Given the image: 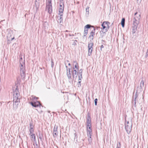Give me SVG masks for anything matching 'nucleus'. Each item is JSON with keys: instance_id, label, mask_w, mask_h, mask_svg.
<instances>
[{"instance_id": "f257e3e1", "label": "nucleus", "mask_w": 148, "mask_h": 148, "mask_svg": "<svg viewBox=\"0 0 148 148\" xmlns=\"http://www.w3.org/2000/svg\"><path fill=\"white\" fill-rule=\"evenodd\" d=\"M141 18V14L138 13L137 12H136L134 14V16L132 20V33L134 34L136 30L139 23L140 19Z\"/></svg>"}, {"instance_id": "f03ea898", "label": "nucleus", "mask_w": 148, "mask_h": 148, "mask_svg": "<svg viewBox=\"0 0 148 148\" xmlns=\"http://www.w3.org/2000/svg\"><path fill=\"white\" fill-rule=\"evenodd\" d=\"M13 90V108L14 109H17L20 102V98H18L20 96V94L17 86H16V88H14Z\"/></svg>"}, {"instance_id": "7ed1b4c3", "label": "nucleus", "mask_w": 148, "mask_h": 148, "mask_svg": "<svg viewBox=\"0 0 148 148\" xmlns=\"http://www.w3.org/2000/svg\"><path fill=\"white\" fill-rule=\"evenodd\" d=\"M125 129L126 131L128 134H129L131 131L132 127V121L130 122L129 121H127L125 120Z\"/></svg>"}, {"instance_id": "20e7f679", "label": "nucleus", "mask_w": 148, "mask_h": 148, "mask_svg": "<svg viewBox=\"0 0 148 148\" xmlns=\"http://www.w3.org/2000/svg\"><path fill=\"white\" fill-rule=\"evenodd\" d=\"M20 72L21 78L24 79L25 77V66H20Z\"/></svg>"}, {"instance_id": "39448f33", "label": "nucleus", "mask_w": 148, "mask_h": 148, "mask_svg": "<svg viewBox=\"0 0 148 148\" xmlns=\"http://www.w3.org/2000/svg\"><path fill=\"white\" fill-rule=\"evenodd\" d=\"M30 103L33 107L35 108L38 107H40L41 106L42 107V106L39 101H32L30 102Z\"/></svg>"}, {"instance_id": "423d86ee", "label": "nucleus", "mask_w": 148, "mask_h": 148, "mask_svg": "<svg viewBox=\"0 0 148 148\" xmlns=\"http://www.w3.org/2000/svg\"><path fill=\"white\" fill-rule=\"evenodd\" d=\"M94 45V44L93 42H91L90 43H88V55L89 56H90L92 55V49H93V47Z\"/></svg>"}, {"instance_id": "0eeeda50", "label": "nucleus", "mask_w": 148, "mask_h": 148, "mask_svg": "<svg viewBox=\"0 0 148 148\" xmlns=\"http://www.w3.org/2000/svg\"><path fill=\"white\" fill-rule=\"evenodd\" d=\"M93 27V26L90 24H87L84 27V36H85L88 34V29Z\"/></svg>"}, {"instance_id": "6e6552de", "label": "nucleus", "mask_w": 148, "mask_h": 148, "mask_svg": "<svg viewBox=\"0 0 148 148\" xmlns=\"http://www.w3.org/2000/svg\"><path fill=\"white\" fill-rule=\"evenodd\" d=\"M63 0H60L59 11L60 13H62L64 10V5L63 2Z\"/></svg>"}, {"instance_id": "1a4fd4ad", "label": "nucleus", "mask_w": 148, "mask_h": 148, "mask_svg": "<svg viewBox=\"0 0 148 148\" xmlns=\"http://www.w3.org/2000/svg\"><path fill=\"white\" fill-rule=\"evenodd\" d=\"M92 30L91 32L90 33V35L89 36V38L91 39L90 40V42H93L92 41L93 39L94 36L95 35V29L93 26V27L92 28Z\"/></svg>"}, {"instance_id": "9d476101", "label": "nucleus", "mask_w": 148, "mask_h": 148, "mask_svg": "<svg viewBox=\"0 0 148 148\" xmlns=\"http://www.w3.org/2000/svg\"><path fill=\"white\" fill-rule=\"evenodd\" d=\"M58 126L55 125L53 130V134L54 137H55L54 136H58Z\"/></svg>"}, {"instance_id": "9b49d317", "label": "nucleus", "mask_w": 148, "mask_h": 148, "mask_svg": "<svg viewBox=\"0 0 148 148\" xmlns=\"http://www.w3.org/2000/svg\"><path fill=\"white\" fill-rule=\"evenodd\" d=\"M11 35L10 34H8L7 36V38L8 39L7 42L8 44H9L11 43V41L14 39V37H13L11 38H10Z\"/></svg>"}, {"instance_id": "f8f14e48", "label": "nucleus", "mask_w": 148, "mask_h": 148, "mask_svg": "<svg viewBox=\"0 0 148 148\" xmlns=\"http://www.w3.org/2000/svg\"><path fill=\"white\" fill-rule=\"evenodd\" d=\"M105 23H102L101 24V26L102 27L101 29L102 30H103V31H105L106 32H107L109 29L110 27L109 25H107V26H104V25Z\"/></svg>"}, {"instance_id": "ddd939ff", "label": "nucleus", "mask_w": 148, "mask_h": 148, "mask_svg": "<svg viewBox=\"0 0 148 148\" xmlns=\"http://www.w3.org/2000/svg\"><path fill=\"white\" fill-rule=\"evenodd\" d=\"M144 82L143 80H142L140 84V86L139 87H138L137 90H139L140 91H141L142 88L144 86Z\"/></svg>"}, {"instance_id": "4468645a", "label": "nucleus", "mask_w": 148, "mask_h": 148, "mask_svg": "<svg viewBox=\"0 0 148 148\" xmlns=\"http://www.w3.org/2000/svg\"><path fill=\"white\" fill-rule=\"evenodd\" d=\"M77 71L76 69H73L71 71V73L73 78H74V76H75L76 77H77L78 74V72Z\"/></svg>"}, {"instance_id": "2eb2a0df", "label": "nucleus", "mask_w": 148, "mask_h": 148, "mask_svg": "<svg viewBox=\"0 0 148 148\" xmlns=\"http://www.w3.org/2000/svg\"><path fill=\"white\" fill-rule=\"evenodd\" d=\"M47 8L48 10L49 13L51 14L52 12V5H47Z\"/></svg>"}, {"instance_id": "dca6fc26", "label": "nucleus", "mask_w": 148, "mask_h": 148, "mask_svg": "<svg viewBox=\"0 0 148 148\" xmlns=\"http://www.w3.org/2000/svg\"><path fill=\"white\" fill-rule=\"evenodd\" d=\"M62 14H60V15L59 17V19L58 20V22L60 24L62 25L63 23V18H62Z\"/></svg>"}, {"instance_id": "f3484780", "label": "nucleus", "mask_w": 148, "mask_h": 148, "mask_svg": "<svg viewBox=\"0 0 148 148\" xmlns=\"http://www.w3.org/2000/svg\"><path fill=\"white\" fill-rule=\"evenodd\" d=\"M40 0H35V6L36 9H38L39 8L40 6Z\"/></svg>"}, {"instance_id": "a211bd4d", "label": "nucleus", "mask_w": 148, "mask_h": 148, "mask_svg": "<svg viewBox=\"0 0 148 148\" xmlns=\"http://www.w3.org/2000/svg\"><path fill=\"white\" fill-rule=\"evenodd\" d=\"M87 131L88 137H91L92 134V130L88 129L87 130Z\"/></svg>"}, {"instance_id": "6ab92c4d", "label": "nucleus", "mask_w": 148, "mask_h": 148, "mask_svg": "<svg viewBox=\"0 0 148 148\" xmlns=\"http://www.w3.org/2000/svg\"><path fill=\"white\" fill-rule=\"evenodd\" d=\"M87 124L91 123V120L90 115L88 114L87 118V120L86 121Z\"/></svg>"}, {"instance_id": "aec40b11", "label": "nucleus", "mask_w": 148, "mask_h": 148, "mask_svg": "<svg viewBox=\"0 0 148 148\" xmlns=\"http://www.w3.org/2000/svg\"><path fill=\"white\" fill-rule=\"evenodd\" d=\"M106 32L105 31L101 30L100 31V36L101 38H103L105 35Z\"/></svg>"}, {"instance_id": "412c9836", "label": "nucleus", "mask_w": 148, "mask_h": 148, "mask_svg": "<svg viewBox=\"0 0 148 148\" xmlns=\"http://www.w3.org/2000/svg\"><path fill=\"white\" fill-rule=\"evenodd\" d=\"M125 19L124 18H123L122 19L121 22V24L123 27H124L125 26Z\"/></svg>"}, {"instance_id": "4be33fe9", "label": "nucleus", "mask_w": 148, "mask_h": 148, "mask_svg": "<svg viewBox=\"0 0 148 148\" xmlns=\"http://www.w3.org/2000/svg\"><path fill=\"white\" fill-rule=\"evenodd\" d=\"M20 63V66H22V65L23 66H25V60L24 59V60H19Z\"/></svg>"}, {"instance_id": "5701e85b", "label": "nucleus", "mask_w": 148, "mask_h": 148, "mask_svg": "<svg viewBox=\"0 0 148 148\" xmlns=\"http://www.w3.org/2000/svg\"><path fill=\"white\" fill-rule=\"evenodd\" d=\"M66 75L69 79V81L71 79V72H66ZM69 82H70V81H69Z\"/></svg>"}, {"instance_id": "b1692460", "label": "nucleus", "mask_w": 148, "mask_h": 148, "mask_svg": "<svg viewBox=\"0 0 148 148\" xmlns=\"http://www.w3.org/2000/svg\"><path fill=\"white\" fill-rule=\"evenodd\" d=\"M79 67L78 65V64H75L74 66L73 67V70L75 69H76L77 70V71H78L79 69Z\"/></svg>"}, {"instance_id": "393cba45", "label": "nucleus", "mask_w": 148, "mask_h": 148, "mask_svg": "<svg viewBox=\"0 0 148 148\" xmlns=\"http://www.w3.org/2000/svg\"><path fill=\"white\" fill-rule=\"evenodd\" d=\"M87 130L88 129L92 130V126H91V124H87Z\"/></svg>"}, {"instance_id": "a878e982", "label": "nucleus", "mask_w": 148, "mask_h": 148, "mask_svg": "<svg viewBox=\"0 0 148 148\" xmlns=\"http://www.w3.org/2000/svg\"><path fill=\"white\" fill-rule=\"evenodd\" d=\"M30 135L31 136V138H34V141H36V136H35V134H32Z\"/></svg>"}, {"instance_id": "bb28decb", "label": "nucleus", "mask_w": 148, "mask_h": 148, "mask_svg": "<svg viewBox=\"0 0 148 148\" xmlns=\"http://www.w3.org/2000/svg\"><path fill=\"white\" fill-rule=\"evenodd\" d=\"M29 131L30 132V135H31L32 134H33V133L34 132V130L33 128H30L29 130Z\"/></svg>"}, {"instance_id": "cd10ccee", "label": "nucleus", "mask_w": 148, "mask_h": 148, "mask_svg": "<svg viewBox=\"0 0 148 148\" xmlns=\"http://www.w3.org/2000/svg\"><path fill=\"white\" fill-rule=\"evenodd\" d=\"M103 23H105L104 25V26H107V25H109L110 24V22L107 21H104L103 22Z\"/></svg>"}, {"instance_id": "c85d7f7f", "label": "nucleus", "mask_w": 148, "mask_h": 148, "mask_svg": "<svg viewBox=\"0 0 148 148\" xmlns=\"http://www.w3.org/2000/svg\"><path fill=\"white\" fill-rule=\"evenodd\" d=\"M78 78L79 80H81V79L82 78V74H81V75H80L79 74H78Z\"/></svg>"}, {"instance_id": "c756f323", "label": "nucleus", "mask_w": 148, "mask_h": 148, "mask_svg": "<svg viewBox=\"0 0 148 148\" xmlns=\"http://www.w3.org/2000/svg\"><path fill=\"white\" fill-rule=\"evenodd\" d=\"M121 143L120 142H119L118 143H117V144L116 148H121Z\"/></svg>"}, {"instance_id": "7c9ffc66", "label": "nucleus", "mask_w": 148, "mask_h": 148, "mask_svg": "<svg viewBox=\"0 0 148 148\" xmlns=\"http://www.w3.org/2000/svg\"><path fill=\"white\" fill-rule=\"evenodd\" d=\"M138 90H137L136 92L135 93V94L134 95V101H135V100H136V99L138 97V95L137 94Z\"/></svg>"}, {"instance_id": "2f4dec72", "label": "nucleus", "mask_w": 148, "mask_h": 148, "mask_svg": "<svg viewBox=\"0 0 148 148\" xmlns=\"http://www.w3.org/2000/svg\"><path fill=\"white\" fill-rule=\"evenodd\" d=\"M88 137V140L89 143H91L92 142V139L91 138V137Z\"/></svg>"}, {"instance_id": "473e14b6", "label": "nucleus", "mask_w": 148, "mask_h": 148, "mask_svg": "<svg viewBox=\"0 0 148 148\" xmlns=\"http://www.w3.org/2000/svg\"><path fill=\"white\" fill-rule=\"evenodd\" d=\"M81 80H78V82L77 83V85L78 86V87H80L81 86Z\"/></svg>"}, {"instance_id": "72a5a7b5", "label": "nucleus", "mask_w": 148, "mask_h": 148, "mask_svg": "<svg viewBox=\"0 0 148 148\" xmlns=\"http://www.w3.org/2000/svg\"><path fill=\"white\" fill-rule=\"evenodd\" d=\"M38 97H34L32 98V101H37V100H38Z\"/></svg>"}, {"instance_id": "f704fd0d", "label": "nucleus", "mask_w": 148, "mask_h": 148, "mask_svg": "<svg viewBox=\"0 0 148 148\" xmlns=\"http://www.w3.org/2000/svg\"><path fill=\"white\" fill-rule=\"evenodd\" d=\"M34 126L32 122H30L29 123V128H33Z\"/></svg>"}, {"instance_id": "c9c22d12", "label": "nucleus", "mask_w": 148, "mask_h": 148, "mask_svg": "<svg viewBox=\"0 0 148 148\" xmlns=\"http://www.w3.org/2000/svg\"><path fill=\"white\" fill-rule=\"evenodd\" d=\"M38 137L39 138H40V140H41L42 139V134H40V133H39V134L38 135Z\"/></svg>"}, {"instance_id": "e433bc0d", "label": "nucleus", "mask_w": 148, "mask_h": 148, "mask_svg": "<svg viewBox=\"0 0 148 148\" xmlns=\"http://www.w3.org/2000/svg\"><path fill=\"white\" fill-rule=\"evenodd\" d=\"M75 64L77 65V64H78L76 60H73V66H74V65Z\"/></svg>"}, {"instance_id": "4c0bfd02", "label": "nucleus", "mask_w": 148, "mask_h": 148, "mask_svg": "<svg viewBox=\"0 0 148 148\" xmlns=\"http://www.w3.org/2000/svg\"><path fill=\"white\" fill-rule=\"evenodd\" d=\"M51 67L52 68H53L54 66V62H53V60L52 59H51Z\"/></svg>"}, {"instance_id": "58836bf2", "label": "nucleus", "mask_w": 148, "mask_h": 148, "mask_svg": "<svg viewBox=\"0 0 148 148\" xmlns=\"http://www.w3.org/2000/svg\"><path fill=\"white\" fill-rule=\"evenodd\" d=\"M97 100H98V99L97 98H96L94 100L95 104V106L97 105Z\"/></svg>"}, {"instance_id": "ea45409f", "label": "nucleus", "mask_w": 148, "mask_h": 148, "mask_svg": "<svg viewBox=\"0 0 148 148\" xmlns=\"http://www.w3.org/2000/svg\"><path fill=\"white\" fill-rule=\"evenodd\" d=\"M83 71V70L82 69H81L79 71V72H78V74H79L81 75V74H82Z\"/></svg>"}, {"instance_id": "a19ab883", "label": "nucleus", "mask_w": 148, "mask_h": 148, "mask_svg": "<svg viewBox=\"0 0 148 148\" xmlns=\"http://www.w3.org/2000/svg\"><path fill=\"white\" fill-rule=\"evenodd\" d=\"M148 56V49H147V51L146 53V54L145 56V57L146 58H147Z\"/></svg>"}, {"instance_id": "79ce46f5", "label": "nucleus", "mask_w": 148, "mask_h": 148, "mask_svg": "<svg viewBox=\"0 0 148 148\" xmlns=\"http://www.w3.org/2000/svg\"><path fill=\"white\" fill-rule=\"evenodd\" d=\"M48 5H51V0H49L48 1Z\"/></svg>"}, {"instance_id": "37998d69", "label": "nucleus", "mask_w": 148, "mask_h": 148, "mask_svg": "<svg viewBox=\"0 0 148 148\" xmlns=\"http://www.w3.org/2000/svg\"><path fill=\"white\" fill-rule=\"evenodd\" d=\"M66 72H71V69L70 68H68L66 69Z\"/></svg>"}, {"instance_id": "c03bdc74", "label": "nucleus", "mask_w": 148, "mask_h": 148, "mask_svg": "<svg viewBox=\"0 0 148 148\" xmlns=\"http://www.w3.org/2000/svg\"><path fill=\"white\" fill-rule=\"evenodd\" d=\"M86 12H88V13H89V8L86 9Z\"/></svg>"}, {"instance_id": "a18cd8bd", "label": "nucleus", "mask_w": 148, "mask_h": 148, "mask_svg": "<svg viewBox=\"0 0 148 148\" xmlns=\"http://www.w3.org/2000/svg\"><path fill=\"white\" fill-rule=\"evenodd\" d=\"M104 47L103 46V45H101V46L100 50L101 51H102V49Z\"/></svg>"}, {"instance_id": "49530a36", "label": "nucleus", "mask_w": 148, "mask_h": 148, "mask_svg": "<svg viewBox=\"0 0 148 148\" xmlns=\"http://www.w3.org/2000/svg\"><path fill=\"white\" fill-rule=\"evenodd\" d=\"M74 135H75V138H77V134L76 133H75Z\"/></svg>"}, {"instance_id": "de8ad7c7", "label": "nucleus", "mask_w": 148, "mask_h": 148, "mask_svg": "<svg viewBox=\"0 0 148 148\" xmlns=\"http://www.w3.org/2000/svg\"><path fill=\"white\" fill-rule=\"evenodd\" d=\"M69 36H74V34H72V35H71L70 34H68Z\"/></svg>"}, {"instance_id": "09e8293b", "label": "nucleus", "mask_w": 148, "mask_h": 148, "mask_svg": "<svg viewBox=\"0 0 148 148\" xmlns=\"http://www.w3.org/2000/svg\"><path fill=\"white\" fill-rule=\"evenodd\" d=\"M23 60V58L22 57H21L19 60Z\"/></svg>"}, {"instance_id": "8fccbe9b", "label": "nucleus", "mask_w": 148, "mask_h": 148, "mask_svg": "<svg viewBox=\"0 0 148 148\" xmlns=\"http://www.w3.org/2000/svg\"><path fill=\"white\" fill-rule=\"evenodd\" d=\"M47 24V23L46 22H44V24H43L44 25V24Z\"/></svg>"}, {"instance_id": "3c124183", "label": "nucleus", "mask_w": 148, "mask_h": 148, "mask_svg": "<svg viewBox=\"0 0 148 148\" xmlns=\"http://www.w3.org/2000/svg\"><path fill=\"white\" fill-rule=\"evenodd\" d=\"M136 103V100H135V101H134V106H135Z\"/></svg>"}, {"instance_id": "603ef678", "label": "nucleus", "mask_w": 148, "mask_h": 148, "mask_svg": "<svg viewBox=\"0 0 148 148\" xmlns=\"http://www.w3.org/2000/svg\"><path fill=\"white\" fill-rule=\"evenodd\" d=\"M142 0H137V1H139L140 2V1H141Z\"/></svg>"}, {"instance_id": "864d4df0", "label": "nucleus", "mask_w": 148, "mask_h": 148, "mask_svg": "<svg viewBox=\"0 0 148 148\" xmlns=\"http://www.w3.org/2000/svg\"><path fill=\"white\" fill-rule=\"evenodd\" d=\"M76 43L75 42H74L73 43V45H75L76 44Z\"/></svg>"}, {"instance_id": "5fc2aeb1", "label": "nucleus", "mask_w": 148, "mask_h": 148, "mask_svg": "<svg viewBox=\"0 0 148 148\" xmlns=\"http://www.w3.org/2000/svg\"><path fill=\"white\" fill-rule=\"evenodd\" d=\"M66 69H67L68 68V66H66Z\"/></svg>"}, {"instance_id": "6e6d98bb", "label": "nucleus", "mask_w": 148, "mask_h": 148, "mask_svg": "<svg viewBox=\"0 0 148 148\" xmlns=\"http://www.w3.org/2000/svg\"><path fill=\"white\" fill-rule=\"evenodd\" d=\"M71 65V64L70 63H69L68 64V65L69 66H70Z\"/></svg>"}, {"instance_id": "4d7b16f0", "label": "nucleus", "mask_w": 148, "mask_h": 148, "mask_svg": "<svg viewBox=\"0 0 148 148\" xmlns=\"http://www.w3.org/2000/svg\"><path fill=\"white\" fill-rule=\"evenodd\" d=\"M65 32H69V31L68 30H66Z\"/></svg>"}, {"instance_id": "13d9d810", "label": "nucleus", "mask_w": 148, "mask_h": 148, "mask_svg": "<svg viewBox=\"0 0 148 148\" xmlns=\"http://www.w3.org/2000/svg\"><path fill=\"white\" fill-rule=\"evenodd\" d=\"M115 1H118V0H115Z\"/></svg>"}, {"instance_id": "bf43d9fd", "label": "nucleus", "mask_w": 148, "mask_h": 148, "mask_svg": "<svg viewBox=\"0 0 148 148\" xmlns=\"http://www.w3.org/2000/svg\"><path fill=\"white\" fill-rule=\"evenodd\" d=\"M98 28H99L98 27H97V29H98Z\"/></svg>"}, {"instance_id": "052dcab7", "label": "nucleus", "mask_w": 148, "mask_h": 148, "mask_svg": "<svg viewBox=\"0 0 148 148\" xmlns=\"http://www.w3.org/2000/svg\"><path fill=\"white\" fill-rule=\"evenodd\" d=\"M66 61H67V62H69V61H68V60H67Z\"/></svg>"}, {"instance_id": "680f3d73", "label": "nucleus", "mask_w": 148, "mask_h": 148, "mask_svg": "<svg viewBox=\"0 0 148 148\" xmlns=\"http://www.w3.org/2000/svg\"><path fill=\"white\" fill-rule=\"evenodd\" d=\"M66 35V36H67V34Z\"/></svg>"}]
</instances>
